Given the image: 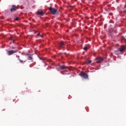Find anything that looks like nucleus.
I'll return each instance as SVG.
<instances>
[{
  "mask_svg": "<svg viewBox=\"0 0 126 126\" xmlns=\"http://www.w3.org/2000/svg\"><path fill=\"white\" fill-rule=\"evenodd\" d=\"M80 75L81 76V77H82V78H85V79H88V75L83 71L81 72Z\"/></svg>",
  "mask_w": 126,
  "mask_h": 126,
  "instance_id": "obj_1",
  "label": "nucleus"
},
{
  "mask_svg": "<svg viewBox=\"0 0 126 126\" xmlns=\"http://www.w3.org/2000/svg\"><path fill=\"white\" fill-rule=\"evenodd\" d=\"M49 10H50V11H51V12L52 14H53V15H55V14H56V13L58 11V10H57V9H56L55 8H52V7H50L49 8Z\"/></svg>",
  "mask_w": 126,
  "mask_h": 126,
  "instance_id": "obj_2",
  "label": "nucleus"
},
{
  "mask_svg": "<svg viewBox=\"0 0 126 126\" xmlns=\"http://www.w3.org/2000/svg\"><path fill=\"white\" fill-rule=\"evenodd\" d=\"M18 50H10L7 51V54L8 55V56H11L12 55H13L14 54H15V53H18Z\"/></svg>",
  "mask_w": 126,
  "mask_h": 126,
  "instance_id": "obj_3",
  "label": "nucleus"
},
{
  "mask_svg": "<svg viewBox=\"0 0 126 126\" xmlns=\"http://www.w3.org/2000/svg\"><path fill=\"white\" fill-rule=\"evenodd\" d=\"M64 47V42L61 41L59 43L58 49L59 50H61L62 48H63Z\"/></svg>",
  "mask_w": 126,
  "mask_h": 126,
  "instance_id": "obj_4",
  "label": "nucleus"
},
{
  "mask_svg": "<svg viewBox=\"0 0 126 126\" xmlns=\"http://www.w3.org/2000/svg\"><path fill=\"white\" fill-rule=\"evenodd\" d=\"M16 10H17V7L16 6V5H13L12 6V8L10 9L11 12H12L13 11H16Z\"/></svg>",
  "mask_w": 126,
  "mask_h": 126,
  "instance_id": "obj_5",
  "label": "nucleus"
},
{
  "mask_svg": "<svg viewBox=\"0 0 126 126\" xmlns=\"http://www.w3.org/2000/svg\"><path fill=\"white\" fill-rule=\"evenodd\" d=\"M96 61H97L96 62V63H101V62H102V61H103V58L102 57H99V58H97L96 59Z\"/></svg>",
  "mask_w": 126,
  "mask_h": 126,
  "instance_id": "obj_6",
  "label": "nucleus"
},
{
  "mask_svg": "<svg viewBox=\"0 0 126 126\" xmlns=\"http://www.w3.org/2000/svg\"><path fill=\"white\" fill-rule=\"evenodd\" d=\"M59 68L60 69H66V68H67V67H66L64 65H62L59 67Z\"/></svg>",
  "mask_w": 126,
  "mask_h": 126,
  "instance_id": "obj_7",
  "label": "nucleus"
},
{
  "mask_svg": "<svg viewBox=\"0 0 126 126\" xmlns=\"http://www.w3.org/2000/svg\"><path fill=\"white\" fill-rule=\"evenodd\" d=\"M37 14H38V15L43 16L44 15V12L43 11H37Z\"/></svg>",
  "mask_w": 126,
  "mask_h": 126,
  "instance_id": "obj_8",
  "label": "nucleus"
},
{
  "mask_svg": "<svg viewBox=\"0 0 126 126\" xmlns=\"http://www.w3.org/2000/svg\"><path fill=\"white\" fill-rule=\"evenodd\" d=\"M119 50L121 52H124V50H125V47L121 46V48L119 49Z\"/></svg>",
  "mask_w": 126,
  "mask_h": 126,
  "instance_id": "obj_9",
  "label": "nucleus"
},
{
  "mask_svg": "<svg viewBox=\"0 0 126 126\" xmlns=\"http://www.w3.org/2000/svg\"><path fill=\"white\" fill-rule=\"evenodd\" d=\"M18 61H19L20 63H25V61H23L21 60V59H20L19 57H18Z\"/></svg>",
  "mask_w": 126,
  "mask_h": 126,
  "instance_id": "obj_10",
  "label": "nucleus"
},
{
  "mask_svg": "<svg viewBox=\"0 0 126 126\" xmlns=\"http://www.w3.org/2000/svg\"><path fill=\"white\" fill-rule=\"evenodd\" d=\"M32 59H33V58H32V57H31V56H29L28 60L29 61H31V60H32Z\"/></svg>",
  "mask_w": 126,
  "mask_h": 126,
  "instance_id": "obj_11",
  "label": "nucleus"
},
{
  "mask_svg": "<svg viewBox=\"0 0 126 126\" xmlns=\"http://www.w3.org/2000/svg\"><path fill=\"white\" fill-rule=\"evenodd\" d=\"M92 63V61L91 60H89L87 61V63H89V64L91 63Z\"/></svg>",
  "mask_w": 126,
  "mask_h": 126,
  "instance_id": "obj_12",
  "label": "nucleus"
},
{
  "mask_svg": "<svg viewBox=\"0 0 126 126\" xmlns=\"http://www.w3.org/2000/svg\"><path fill=\"white\" fill-rule=\"evenodd\" d=\"M87 49H88L87 46H85V47L84 48V51H87Z\"/></svg>",
  "mask_w": 126,
  "mask_h": 126,
  "instance_id": "obj_13",
  "label": "nucleus"
},
{
  "mask_svg": "<svg viewBox=\"0 0 126 126\" xmlns=\"http://www.w3.org/2000/svg\"><path fill=\"white\" fill-rule=\"evenodd\" d=\"M19 19V18L16 17V18L15 19V20L16 21H17Z\"/></svg>",
  "mask_w": 126,
  "mask_h": 126,
  "instance_id": "obj_14",
  "label": "nucleus"
},
{
  "mask_svg": "<svg viewBox=\"0 0 126 126\" xmlns=\"http://www.w3.org/2000/svg\"><path fill=\"white\" fill-rule=\"evenodd\" d=\"M11 40H12V37L11 36L9 38V41H11Z\"/></svg>",
  "mask_w": 126,
  "mask_h": 126,
  "instance_id": "obj_15",
  "label": "nucleus"
},
{
  "mask_svg": "<svg viewBox=\"0 0 126 126\" xmlns=\"http://www.w3.org/2000/svg\"><path fill=\"white\" fill-rule=\"evenodd\" d=\"M29 55H30V54H29L28 53L25 54V56H29Z\"/></svg>",
  "mask_w": 126,
  "mask_h": 126,
  "instance_id": "obj_16",
  "label": "nucleus"
},
{
  "mask_svg": "<svg viewBox=\"0 0 126 126\" xmlns=\"http://www.w3.org/2000/svg\"><path fill=\"white\" fill-rule=\"evenodd\" d=\"M41 34H40V33H37V36H40Z\"/></svg>",
  "mask_w": 126,
  "mask_h": 126,
  "instance_id": "obj_17",
  "label": "nucleus"
},
{
  "mask_svg": "<svg viewBox=\"0 0 126 126\" xmlns=\"http://www.w3.org/2000/svg\"><path fill=\"white\" fill-rule=\"evenodd\" d=\"M40 36L41 38H43V35L40 34Z\"/></svg>",
  "mask_w": 126,
  "mask_h": 126,
  "instance_id": "obj_18",
  "label": "nucleus"
},
{
  "mask_svg": "<svg viewBox=\"0 0 126 126\" xmlns=\"http://www.w3.org/2000/svg\"><path fill=\"white\" fill-rule=\"evenodd\" d=\"M12 42H13V43H14V42H15V40H13Z\"/></svg>",
  "mask_w": 126,
  "mask_h": 126,
  "instance_id": "obj_19",
  "label": "nucleus"
},
{
  "mask_svg": "<svg viewBox=\"0 0 126 126\" xmlns=\"http://www.w3.org/2000/svg\"><path fill=\"white\" fill-rule=\"evenodd\" d=\"M25 54H24V53H22V55H24V56H25Z\"/></svg>",
  "mask_w": 126,
  "mask_h": 126,
  "instance_id": "obj_20",
  "label": "nucleus"
},
{
  "mask_svg": "<svg viewBox=\"0 0 126 126\" xmlns=\"http://www.w3.org/2000/svg\"><path fill=\"white\" fill-rule=\"evenodd\" d=\"M122 39H125V37H123L122 38Z\"/></svg>",
  "mask_w": 126,
  "mask_h": 126,
  "instance_id": "obj_21",
  "label": "nucleus"
},
{
  "mask_svg": "<svg viewBox=\"0 0 126 126\" xmlns=\"http://www.w3.org/2000/svg\"><path fill=\"white\" fill-rule=\"evenodd\" d=\"M12 49H14V47H12Z\"/></svg>",
  "mask_w": 126,
  "mask_h": 126,
  "instance_id": "obj_22",
  "label": "nucleus"
}]
</instances>
